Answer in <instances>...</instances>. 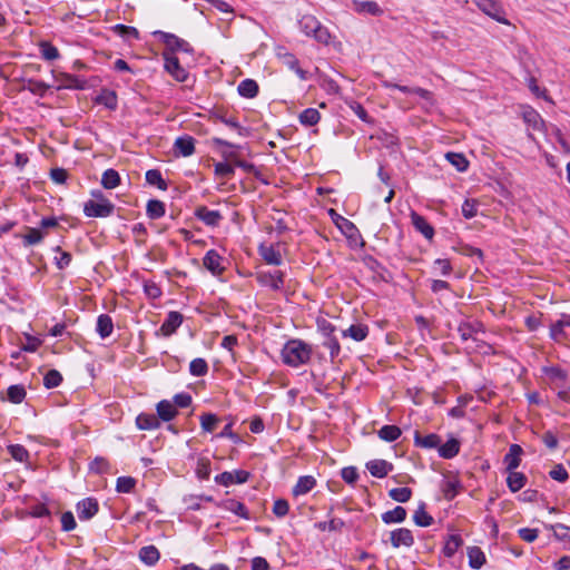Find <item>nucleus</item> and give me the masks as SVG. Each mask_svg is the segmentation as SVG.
Returning <instances> with one entry per match:
<instances>
[{"label":"nucleus","mask_w":570,"mask_h":570,"mask_svg":"<svg viewBox=\"0 0 570 570\" xmlns=\"http://www.w3.org/2000/svg\"><path fill=\"white\" fill-rule=\"evenodd\" d=\"M160 558V553L155 546H145L139 550V559L147 566H155Z\"/></svg>","instance_id":"473e14b6"},{"label":"nucleus","mask_w":570,"mask_h":570,"mask_svg":"<svg viewBox=\"0 0 570 570\" xmlns=\"http://www.w3.org/2000/svg\"><path fill=\"white\" fill-rule=\"evenodd\" d=\"M445 157L459 171L466 170L469 161L462 154L448 153Z\"/></svg>","instance_id":"4d7b16f0"},{"label":"nucleus","mask_w":570,"mask_h":570,"mask_svg":"<svg viewBox=\"0 0 570 570\" xmlns=\"http://www.w3.org/2000/svg\"><path fill=\"white\" fill-rule=\"evenodd\" d=\"M183 323V315L179 312H169L160 326L164 336H170Z\"/></svg>","instance_id":"412c9836"},{"label":"nucleus","mask_w":570,"mask_h":570,"mask_svg":"<svg viewBox=\"0 0 570 570\" xmlns=\"http://www.w3.org/2000/svg\"><path fill=\"white\" fill-rule=\"evenodd\" d=\"M165 70L177 81L184 82L188 78V71L180 66L178 58L167 51L163 52Z\"/></svg>","instance_id":"423d86ee"},{"label":"nucleus","mask_w":570,"mask_h":570,"mask_svg":"<svg viewBox=\"0 0 570 570\" xmlns=\"http://www.w3.org/2000/svg\"><path fill=\"white\" fill-rule=\"evenodd\" d=\"M462 539L458 534H451L443 547V553L448 558H452L462 544Z\"/></svg>","instance_id":"c03bdc74"},{"label":"nucleus","mask_w":570,"mask_h":570,"mask_svg":"<svg viewBox=\"0 0 570 570\" xmlns=\"http://www.w3.org/2000/svg\"><path fill=\"white\" fill-rule=\"evenodd\" d=\"M174 150L178 156H191L195 151V139L188 135L178 137L174 142Z\"/></svg>","instance_id":"a211bd4d"},{"label":"nucleus","mask_w":570,"mask_h":570,"mask_svg":"<svg viewBox=\"0 0 570 570\" xmlns=\"http://www.w3.org/2000/svg\"><path fill=\"white\" fill-rule=\"evenodd\" d=\"M165 204L158 199H150L146 206V214L150 219H158L165 215Z\"/></svg>","instance_id":"ea45409f"},{"label":"nucleus","mask_w":570,"mask_h":570,"mask_svg":"<svg viewBox=\"0 0 570 570\" xmlns=\"http://www.w3.org/2000/svg\"><path fill=\"white\" fill-rule=\"evenodd\" d=\"M549 475L558 482H566L569 479V473L562 464H556Z\"/></svg>","instance_id":"338daca9"},{"label":"nucleus","mask_w":570,"mask_h":570,"mask_svg":"<svg viewBox=\"0 0 570 570\" xmlns=\"http://www.w3.org/2000/svg\"><path fill=\"white\" fill-rule=\"evenodd\" d=\"M345 522L340 518H333L330 521L317 522L315 527L321 531H341Z\"/></svg>","instance_id":"3c124183"},{"label":"nucleus","mask_w":570,"mask_h":570,"mask_svg":"<svg viewBox=\"0 0 570 570\" xmlns=\"http://www.w3.org/2000/svg\"><path fill=\"white\" fill-rule=\"evenodd\" d=\"M441 443V438L435 434L431 433L428 435H421L420 432L414 433V444L419 448L423 449H438Z\"/></svg>","instance_id":"393cba45"},{"label":"nucleus","mask_w":570,"mask_h":570,"mask_svg":"<svg viewBox=\"0 0 570 570\" xmlns=\"http://www.w3.org/2000/svg\"><path fill=\"white\" fill-rule=\"evenodd\" d=\"M277 57L283 62V65H285L288 69L293 70L301 80H306L308 78L307 71L299 67L298 59L295 57V55L288 51L279 50L277 52Z\"/></svg>","instance_id":"2eb2a0df"},{"label":"nucleus","mask_w":570,"mask_h":570,"mask_svg":"<svg viewBox=\"0 0 570 570\" xmlns=\"http://www.w3.org/2000/svg\"><path fill=\"white\" fill-rule=\"evenodd\" d=\"M137 481L132 476H119L116 482V490L119 493H129L134 490Z\"/></svg>","instance_id":"6e6d98bb"},{"label":"nucleus","mask_w":570,"mask_h":570,"mask_svg":"<svg viewBox=\"0 0 570 570\" xmlns=\"http://www.w3.org/2000/svg\"><path fill=\"white\" fill-rule=\"evenodd\" d=\"M389 495L396 502L405 503L411 499L412 490L410 488H394L389 491Z\"/></svg>","instance_id":"603ef678"},{"label":"nucleus","mask_w":570,"mask_h":570,"mask_svg":"<svg viewBox=\"0 0 570 570\" xmlns=\"http://www.w3.org/2000/svg\"><path fill=\"white\" fill-rule=\"evenodd\" d=\"M76 510L78 518L81 521H86L94 518L97 514L99 505L96 499L86 498L77 503Z\"/></svg>","instance_id":"ddd939ff"},{"label":"nucleus","mask_w":570,"mask_h":570,"mask_svg":"<svg viewBox=\"0 0 570 570\" xmlns=\"http://www.w3.org/2000/svg\"><path fill=\"white\" fill-rule=\"evenodd\" d=\"M136 425L139 430H156L160 426L159 419L153 413H140L136 417Z\"/></svg>","instance_id":"c85d7f7f"},{"label":"nucleus","mask_w":570,"mask_h":570,"mask_svg":"<svg viewBox=\"0 0 570 570\" xmlns=\"http://www.w3.org/2000/svg\"><path fill=\"white\" fill-rule=\"evenodd\" d=\"M195 217L202 220L205 225L216 227L223 219L219 210L208 209L206 206H199L195 209Z\"/></svg>","instance_id":"4468645a"},{"label":"nucleus","mask_w":570,"mask_h":570,"mask_svg":"<svg viewBox=\"0 0 570 570\" xmlns=\"http://www.w3.org/2000/svg\"><path fill=\"white\" fill-rule=\"evenodd\" d=\"M45 238V233L38 228L27 227V233L22 236L24 246H33L40 244Z\"/></svg>","instance_id":"37998d69"},{"label":"nucleus","mask_w":570,"mask_h":570,"mask_svg":"<svg viewBox=\"0 0 570 570\" xmlns=\"http://www.w3.org/2000/svg\"><path fill=\"white\" fill-rule=\"evenodd\" d=\"M317 330L323 336L322 345L330 351L331 361H334L341 353V345L334 335L336 327L325 318L317 320Z\"/></svg>","instance_id":"7ed1b4c3"},{"label":"nucleus","mask_w":570,"mask_h":570,"mask_svg":"<svg viewBox=\"0 0 570 570\" xmlns=\"http://www.w3.org/2000/svg\"><path fill=\"white\" fill-rule=\"evenodd\" d=\"M224 258L218 254L215 249H209L206 252L203 264L207 271H209L214 276H219L224 273L225 267L223 266Z\"/></svg>","instance_id":"9b49d317"},{"label":"nucleus","mask_w":570,"mask_h":570,"mask_svg":"<svg viewBox=\"0 0 570 570\" xmlns=\"http://www.w3.org/2000/svg\"><path fill=\"white\" fill-rule=\"evenodd\" d=\"M189 372L193 376H204L208 372V364L202 357L194 358L189 364Z\"/></svg>","instance_id":"8fccbe9b"},{"label":"nucleus","mask_w":570,"mask_h":570,"mask_svg":"<svg viewBox=\"0 0 570 570\" xmlns=\"http://www.w3.org/2000/svg\"><path fill=\"white\" fill-rule=\"evenodd\" d=\"M478 214V202L474 199H465L462 204V215L466 219L475 217Z\"/></svg>","instance_id":"0e129e2a"},{"label":"nucleus","mask_w":570,"mask_h":570,"mask_svg":"<svg viewBox=\"0 0 570 570\" xmlns=\"http://www.w3.org/2000/svg\"><path fill=\"white\" fill-rule=\"evenodd\" d=\"M97 102L106 106L108 109L114 110L117 108V96L114 91H104L100 96H98Z\"/></svg>","instance_id":"052dcab7"},{"label":"nucleus","mask_w":570,"mask_h":570,"mask_svg":"<svg viewBox=\"0 0 570 570\" xmlns=\"http://www.w3.org/2000/svg\"><path fill=\"white\" fill-rule=\"evenodd\" d=\"M90 471L102 474L109 470V463L105 458L97 456L89 464Z\"/></svg>","instance_id":"69168bd1"},{"label":"nucleus","mask_w":570,"mask_h":570,"mask_svg":"<svg viewBox=\"0 0 570 570\" xmlns=\"http://www.w3.org/2000/svg\"><path fill=\"white\" fill-rule=\"evenodd\" d=\"M145 177H146V181L149 185H155L161 190H166L168 188V185L165 181V179L163 178L161 173L157 169L147 170Z\"/></svg>","instance_id":"49530a36"},{"label":"nucleus","mask_w":570,"mask_h":570,"mask_svg":"<svg viewBox=\"0 0 570 570\" xmlns=\"http://www.w3.org/2000/svg\"><path fill=\"white\" fill-rule=\"evenodd\" d=\"M225 510L233 512L234 514L243 518L249 519L248 510L244 503L236 500H228L224 504Z\"/></svg>","instance_id":"de8ad7c7"},{"label":"nucleus","mask_w":570,"mask_h":570,"mask_svg":"<svg viewBox=\"0 0 570 570\" xmlns=\"http://www.w3.org/2000/svg\"><path fill=\"white\" fill-rule=\"evenodd\" d=\"M439 455L443 459H452L460 452V442L456 439H450L438 448Z\"/></svg>","instance_id":"2f4dec72"},{"label":"nucleus","mask_w":570,"mask_h":570,"mask_svg":"<svg viewBox=\"0 0 570 570\" xmlns=\"http://www.w3.org/2000/svg\"><path fill=\"white\" fill-rule=\"evenodd\" d=\"M258 281L262 285L268 286L274 291H279L284 286V273L282 271L262 273Z\"/></svg>","instance_id":"f3484780"},{"label":"nucleus","mask_w":570,"mask_h":570,"mask_svg":"<svg viewBox=\"0 0 570 570\" xmlns=\"http://www.w3.org/2000/svg\"><path fill=\"white\" fill-rule=\"evenodd\" d=\"M299 122L304 126H314L320 119V111L315 108H307L299 114Z\"/></svg>","instance_id":"a18cd8bd"},{"label":"nucleus","mask_w":570,"mask_h":570,"mask_svg":"<svg viewBox=\"0 0 570 570\" xmlns=\"http://www.w3.org/2000/svg\"><path fill=\"white\" fill-rule=\"evenodd\" d=\"M466 553L472 569H480L485 563L484 552L479 547H469Z\"/></svg>","instance_id":"f704fd0d"},{"label":"nucleus","mask_w":570,"mask_h":570,"mask_svg":"<svg viewBox=\"0 0 570 570\" xmlns=\"http://www.w3.org/2000/svg\"><path fill=\"white\" fill-rule=\"evenodd\" d=\"M218 423V417L213 413H205L200 416V425L205 432H213Z\"/></svg>","instance_id":"e2e57ef3"},{"label":"nucleus","mask_w":570,"mask_h":570,"mask_svg":"<svg viewBox=\"0 0 570 570\" xmlns=\"http://www.w3.org/2000/svg\"><path fill=\"white\" fill-rule=\"evenodd\" d=\"M478 7L489 17L502 24H509L510 22L504 17L502 7L494 0H479Z\"/></svg>","instance_id":"6e6552de"},{"label":"nucleus","mask_w":570,"mask_h":570,"mask_svg":"<svg viewBox=\"0 0 570 570\" xmlns=\"http://www.w3.org/2000/svg\"><path fill=\"white\" fill-rule=\"evenodd\" d=\"M550 337L556 342H560L566 337V331L560 320L550 325Z\"/></svg>","instance_id":"774afa93"},{"label":"nucleus","mask_w":570,"mask_h":570,"mask_svg":"<svg viewBox=\"0 0 570 570\" xmlns=\"http://www.w3.org/2000/svg\"><path fill=\"white\" fill-rule=\"evenodd\" d=\"M542 373L549 379L556 389H564L568 381V372L560 366H543Z\"/></svg>","instance_id":"9d476101"},{"label":"nucleus","mask_w":570,"mask_h":570,"mask_svg":"<svg viewBox=\"0 0 570 570\" xmlns=\"http://www.w3.org/2000/svg\"><path fill=\"white\" fill-rule=\"evenodd\" d=\"M62 375L57 370H49L43 377V385L47 389H53L60 385Z\"/></svg>","instance_id":"13d9d810"},{"label":"nucleus","mask_w":570,"mask_h":570,"mask_svg":"<svg viewBox=\"0 0 570 570\" xmlns=\"http://www.w3.org/2000/svg\"><path fill=\"white\" fill-rule=\"evenodd\" d=\"M402 434V431L396 425H383L379 431L377 435L381 440L385 442H394Z\"/></svg>","instance_id":"4c0bfd02"},{"label":"nucleus","mask_w":570,"mask_h":570,"mask_svg":"<svg viewBox=\"0 0 570 570\" xmlns=\"http://www.w3.org/2000/svg\"><path fill=\"white\" fill-rule=\"evenodd\" d=\"M316 485V480L312 475L299 476L296 484L293 487L292 493L294 497H299L308 493Z\"/></svg>","instance_id":"b1692460"},{"label":"nucleus","mask_w":570,"mask_h":570,"mask_svg":"<svg viewBox=\"0 0 570 570\" xmlns=\"http://www.w3.org/2000/svg\"><path fill=\"white\" fill-rule=\"evenodd\" d=\"M197 476L207 480L210 475V461L206 458H199L196 465Z\"/></svg>","instance_id":"680f3d73"},{"label":"nucleus","mask_w":570,"mask_h":570,"mask_svg":"<svg viewBox=\"0 0 570 570\" xmlns=\"http://www.w3.org/2000/svg\"><path fill=\"white\" fill-rule=\"evenodd\" d=\"M120 184V176L117 170L109 168L104 171L101 177V185L106 189H114Z\"/></svg>","instance_id":"79ce46f5"},{"label":"nucleus","mask_w":570,"mask_h":570,"mask_svg":"<svg viewBox=\"0 0 570 570\" xmlns=\"http://www.w3.org/2000/svg\"><path fill=\"white\" fill-rule=\"evenodd\" d=\"M330 215L337 228H340L347 237H353L354 234L357 233L356 226L347 218L337 214L334 209L330 210Z\"/></svg>","instance_id":"4be33fe9"},{"label":"nucleus","mask_w":570,"mask_h":570,"mask_svg":"<svg viewBox=\"0 0 570 570\" xmlns=\"http://www.w3.org/2000/svg\"><path fill=\"white\" fill-rule=\"evenodd\" d=\"M413 521L419 527H430L433 523V518L425 511V503H420L413 514Z\"/></svg>","instance_id":"a19ab883"},{"label":"nucleus","mask_w":570,"mask_h":570,"mask_svg":"<svg viewBox=\"0 0 570 570\" xmlns=\"http://www.w3.org/2000/svg\"><path fill=\"white\" fill-rule=\"evenodd\" d=\"M527 483V476L521 472H509L507 484L511 492H518Z\"/></svg>","instance_id":"e433bc0d"},{"label":"nucleus","mask_w":570,"mask_h":570,"mask_svg":"<svg viewBox=\"0 0 570 570\" xmlns=\"http://www.w3.org/2000/svg\"><path fill=\"white\" fill-rule=\"evenodd\" d=\"M368 335V326L365 324H352L348 328L342 331L343 337H351L356 342L364 341Z\"/></svg>","instance_id":"cd10ccee"},{"label":"nucleus","mask_w":570,"mask_h":570,"mask_svg":"<svg viewBox=\"0 0 570 570\" xmlns=\"http://www.w3.org/2000/svg\"><path fill=\"white\" fill-rule=\"evenodd\" d=\"M26 394V390L22 385H11L7 390L8 400L14 404L21 403Z\"/></svg>","instance_id":"5fc2aeb1"},{"label":"nucleus","mask_w":570,"mask_h":570,"mask_svg":"<svg viewBox=\"0 0 570 570\" xmlns=\"http://www.w3.org/2000/svg\"><path fill=\"white\" fill-rule=\"evenodd\" d=\"M115 205L110 200H87L83 204V214L87 217L105 218L114 214Z\"/></svg>","instance_id":"39448f33"},{"label":"nucleus","mask_w":570,"mask_h":570,"mask_svg":"<svg viewBox=\"0 0 570 570\" xmlns=\"http://www.w3.org/2000/svg\"><path fill=\"white\" fill-rule=\"evenodd\" d=\"M10 455L19 462H26L29 458V452L21 444H12L8 446Z\"/></svg>","instance_id":"bf43d9fd"},{"label":"nucleus","mask_w":570,"mask_h":570,"mask_svg":"<svg viewBox=\"0 0 570 570\" xmlns=\"http://www.w3.org/2000/svg\"><path fill=\"white\" fill-rule=\"evenodd\" d=\"M259 254L267 264L279 266L283 262L279 250L276 249L273 245H261Z\"/></svg>","instance_id":"c756f323"},{"label":"nucleus","mask_w":570,"mask_h":570,"mask_svg":"<svg viewBox=\"0 0 570 570\" xmlns=\"http://www.w3.org/2000/svg\"><path fill=\"white\" fill-rule=\"evenodd\" d=\"M153 35L166 46L165 51L171 55H175L176 51H181L186 53L193 52V47L189 45V42L177 37L174 33L156 30L153 32Z\"/></svg>","instance_id":"20e7f679"},{"label":"nucleus","mask_w":570,"mask_h":570,"mask_svg":"<svg viewBox=\"0 0 570 570\" xmlns=\"http://www.w3.org/2000/svg\"><path fill=\"white\" fill-rule=\"evenodd\" d=\"M312 354V346L299 338L287 341L281 351L283 363L291 367L307 364L311 361Z\"/></svg>","instance_id":"f257e3e1"},{"label":"nucleus","mask_w":570,"mask_h":570,"mask_svg":"<svg viewBox=\"0 0 570 570\" xmlns=\"http://www.w3.org/2000/svg\"><path fill=\"white\" fill-rule=\"evenodd\" d=\"M390 540L393 548L400 547L411 548L414 544V538L411 530L406 528H399L390 533Z\"/></svg>","instance_id":"f8f14e48"},{"label":"nucleus","mask_w":570,"mask_h":570,"mask_svg":"<svg viewBox=\"0 0 570 570\" xmlns=\"http://www.w3.org/2000/svg\"><path fill=\"white\" fill-rule=\"evenodd\" d=\"M411 222L414 228L421 233L426 239L431 240L434 236V228L429 222L416 212H411Z\"/></svg>","instance_id":"6ab92c4d"},{"label":"nucleus","mask_w":570,"mask_h":570,"mask_svg":"<svg viewBox=\"0 0 570 570\" xmlns=\"http://www.w3.org/2000/svg\"><path fill=\"white\" fill-rule=\"evenodd\" d=\"M522 452L523 450L519 444L510 445L508 453L503 458V462L508 472L515 471V469L519 468Z\"/></svg>","instance_id":"aec40b11"},{"label":"nucleus","mask_w":570,"mask_h":570,"mask_svg":"<svg viewBox=\"0 0 570 570\" xmlns=\"http://www.w3.org/2000/svg\"><path fill=\"white\" fill-rule=\"evenodd\" d=\"M299 29L307 37L314 38L317 42L327 45L331 40V33L314 16H303L298 21Z\"/></svg>","instance_id":"f03ea898"},{"label":"nucleus","mask_w":570,"mask_h":570,"mask_svg":"<svg viewBox=\"0 0 570 570\" xmlns=\"http://www.w3.org/2000/svg\"><path fill=\"white\" fill-rule=\"evenodd\" d=\"M382 521L386 524L401 523L406 519V510L397 505L392 510L382 513Z\"/></svg>","instance_id":"72a5a7b5"},{"label":"nucleus","mask_w":570,"mask_h":570,"mask_svg":"<svg viewBox=\"0 0 570 570\" xmlns=\"http://www.w3.org/2000/svg\"><path fill=\"white\" fill-rule=\"evenodd\" d=\"M248 478L249 472L245 470L225 471L215 476V482L224 487H230L233 484H243L247 482Z\"/></svg>","instance_id":"0eeeda50"},{"label":"nucleus","mask_w":570,"mask_h":570,"mask_svg":"<svg viewBox=\"0 0 570 570\" xmlns=\"http://www.w3.org/2000/svg\"><path fill=\"white\" fill-rule=\"evenodd\" d=\"M459 335L463 342H466L469 340L475 341V335L478 333H483V324L478 321L473 322H462L460 323L458 327Z\"/></svg>","instance_id":"dca6fc26"},{"label":"nucleus","mask_w":570,"mask_h":570,"mask_svg":"<svg viewBox=\"0 0 570 570\" xmlns=\"http://www.w3.org/2000/svg\"><path fill=\"white\" fill-rule=\"evenodd\" d=\"M353 10L357 13H364L370 16H381L383 10L375 1H353Z\"/></svg>","instance_id":"bb28decb"},{"label":"nucleus","mask_w":570,"mask_h":570,"mask_svg":"<svg viewBox=\"0 0 570 570\" xmlns=\"http://www.w3.org/2000/svg\"><path fill=\"white\" fill-rule=\"evenodd\" d=\"M213 144L218 147V148H222L224 147L225 149H222V156L227 159V160H233L235 163V160H237V155L236 153L233 150L234 148H238V146L234 145V144H230L228 142L227 140H224L222 138H217V137H214L213 138Z\"/></svg>","instance_id":"c9c22d12"},{"label":"nucleus","mask_w":570,"mask_h":570,"mask_svg":"<svg viewBox=\"0 0 570 570\" xmlns=\"http://www.w3.org/2000/svg\"><path fill=\"white\" fill-rule=\"evenodd\" d=\"M370 473L375 478L386 476L393 469L392 464L385 460H372L366 463Z\"/></svg>","instance_id":"5701e85b"},{"label":"nucleus","mask_w":570,"mask_h":570,"mask_svg":"<svg viewBox=\"0 0 570 570\" xmlns=\"http://www.w3.org/2000/svg\"><path fill=\"white\" fill-rule=\"evenodd\" d=\"M41 57L45 60L52 61L60 57L58 49L48 41H41L39 43Z\"/></svg>","instance_id":"09e8293b"},{"label":"nucleus","mask_w":570,"mask_h":570,"mask_svg":"<svg viewBox=\"0 0 570 570\" xmlns=\"http://www.w3.org/2000/svg\"><path fill=\"white\" fill-rule=\"evenodd\" d=\"M550 529L553 531V535L557 540L563 541L570 546V527L557 523L550 525Z\"/></svg>","instance_id":"864d4df0"},{"label":"nucleus","mask_w":570,"mask_h":570,"mask_svg":"<svg viewBox=\"0 0 570 570\" xmlns=\"http://www.w3.org/2000/svg\"><path fill=\"white\" fill-rule=\"evenodd\" d=\"M156 416L165 422L173 420L178 414L176 406L167 400L158 402L156 405Z\"/></svg>","instance_id":"a878e982"},{"label":"nucleus","mask_w":570,"mask_h":570,"mask_svg":"<svg viewBox=\"0 0 570 570\" xmlns=\"http://www.w3.org/2000/svg\"><path fill=\"white\" fill-rule=\"evenodd\" d=\"M238 94L245 98H254L258 94V85L253 79H245L238 85Z\"/></svg>","instance_id":"58836bf2"},{"label":"nucleus","mask_w":570,"mask_h":570,"mask_svg":"<svg viewBox=\"0 0 570 570\" xmlns=\"http://www.w3.org/2000/svg\"><path fill=\"white\" fill-rule=\"evenodd\" d=\"M56 80L58 82V90L61 89H71V90H82L86 88L87 81L83 78L78 76L60 72L56 76Z\"/></svg>","instance_id":"1a4fd4ad"},{"label":"nucleus","mask_w":570,"mask_h":570,"mask_svg":"<svg viewBox=\"0 0 570 570\" xmlns=\"http://www.w3.org/2000/svg\"><path fill=\"white\" fill-rule=\"evenodd\" d=\"M96 331L101 338H107L114 331L112 318L108 314H101L97 318Z\"/></svg>","instance_id":"7c9ffc66"}]
</instances>
